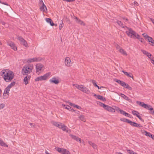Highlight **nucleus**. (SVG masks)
Returning <instances> with one entry per match:
<instances>
[{
	"instance_id": "obj_1",
	"label": "nucleus",
	"mask_w": 154,
	"mask_h": 154,
	"mask_svg": "<svg viewBox=\"0 0 154 154\" xmlns=\"http://www.w3.org/2000/svg\"><path fill=\"white\" fill-rule=\"evenodd\" d=\"M1 75L6 82H9L14 77V74L13 72L9 69H4L1 72Z\"/></svg>"
},
{
	"instance_id": "obj_2",
	"label": "nucleus",
	"mask_w": 154,
	"mask_h": 154,
	"mask_svg": "<svg viewBox=\"0 0 154 154\" xmlns=\"http://www.w3.org/2000/svg\"><path fill=\"white\" fill-rule=\"evenodd\" d=\"M33 68V66L32 64L25 65L22 68L21 73L23 75H28L32 72Z\"/></svg>"
},
{
	"instance_id": "obj_3",
	"label": "nucleus",
	"mask_w": 154,
	"mask_h": 154,
	"mask_svg": "<svg viewBox=\"0 0 154 154\" xmlns=\"http://www.w3.org/2000/svg\"><path fill=\"white\" fill-rule=\"evenodd\" d=\"M128 30L126 31V33L128 36L131 38L136 37L138 39L140 37V35L137 34L131 28H128Z\"/></svg>"
},
{
	"instance_id": "obj_4",
	"label": "nucleus",
	"mask_w": 154,
	"mask_h": 154,
	"mask_svg": "<svg viewBox=\"0 0 154 154\" xmlns=\"http://www.w3.org/2000/svg\"><path fill=\"white\" fill-rule=\"evenodd\" d=\"M73 86L83 92L87 94H89L90 93V92L88 89L83 85H80L77 84H73Z\"/></svg>"
},
{
	"instance_id": "obj_5",
	"label": "nucleus",
	"mask_w": 154,
	"mask_h": 154,
	"mask_svg": "<svg viewBox=\"0 0 154 154\" xmlns=\"http://www.w3.org/2000/svg\"><path fill=\"white\" fill-rule=\"evenodd\" d=\"M51 75L50 72H48L45 74L43 75L38 76L35 79L36 82L45 80L48 79Z\"/></svg>"
},
{
	"instance_id": "obj_6",
	"label": "nucleus",
	"mask_w": 154,
	"mask_h": 154,
	"mask_svg": "<svg viewBox=\"0 0 154 154\" xmlns=\"http://www.w3.org/2000/svg\"><path fill=\"white\" fill-rule=\"evenodd\" d=\"M136 103L140 106L144 108L147 109L150 111L152 110L153 109L152 107L151 106L146 104L143 102L137 101Z\"/></svg>"
},
{
	"instance_id": "obj_7",
	"label": "nucleus",
	"mask_w": 154,
	"mask_h": 154,
	"mask_svg": "<svg viewBox=\"0 0 154 154\" xmlns=\"http://www.w3.org/2000/svg\"><path fill=\"white\" fill-rule=\"evenodd\" d=\"M17 39L20 41L21 45H23L26 48L29 47V45L27 42L21 36H18L17 37Z\"/></svg>"
},
{
	"instance_id": "obj_8",
	"label": "nucleus",
	"mask_w": 154,
	"mask_h": 154,
	"mask_svg": "<svg viewBox=\"0 0 154 154\" xmlns=\"http://www.w3.org/2000/svg\"><path fill=\"white\" fill-rule=\"evenodd\" d=\"M44 68V66L41 63L37 64L35 65L36 72V73L40 72Z\"/></svg>"
},
{
	"instance_id": "obj_9",
	"label": "nucleus",
	"mask_w": 154,
	"mask_h": 154,
	"mask_svg": "<svg viewBox=\"0 0 154 154\" xmlns=\"http://www.w3.org/2000/svg\"><path fill=\"white\" fill-rule=\"evenodd\" d=\"M42 60V58L40 57H35L32 58H29L27 60V63H31L34 62H38Z\"/></svg>"
},
{
	"instance_id": "obj_10",
	"label": "nucleus",
	"mask_w": 154,
	"mask_h": 154,
	"mask_svg": "<svg viewBox=\"0 0 154 154\" xmlns=\"http://www.w3.org/2000/svg\"><path fill=\"white\" fill-rule=\"evenodd\" d=\"M57 150L58 152L62 154H70L69 152L66 149L58 147L57 148Z\"/></svg>"
},
{
	"instance_id": "obj_11",
	"label": "nucleus",
	"mask_w": 154,
	"mask_h": 154,
	"mask_svg": "<svg viewBox=\"0 0 154 154\" xmlns=\"http://www.w3.org/2000/svg\"><path fill=\"white\" fill-rule=\"evenodd\" d=\"M49 81L51 83H54L57 85L59 83V81L58 77H54L50 79Z\"/></svg>"
},
{
	"instance_id": "obj_12",
	"label": "nucleus",
	"mask_w": 154,
	"mask_h": 154,
	"mask_svg": "<svg viewBox=\"0 0 154 154\" xmlns=\"http://www.w3.org/2000/svg\"><path fill=\"white\" fill-rule=\"evenodd\" d=\"M65 63L66 66H72V62L69 57H66L65 59Z\"/></svg>"
},
{
	"instance_id": "obj_13",
	"label": "nucleus",
	"mask_w": 154,
	"mask_h": 154,
	"mask_svg": "<svg viewBox=\"0 0 154 154\" xmlns=\"http://www.w3.org/2000/svg\"><path fill=\"white\" fill-rule=\"evenodd\" d=\"M7 45L10 46L11 47L14 51H17V48L14 44L11 41H8L7 42Z\"/></svg>"
},
{
	"instance_id": "obj_14",
	"label": "nucleus",
	"mask_w": 154,
	"mask_h": 154,
	"mask_svg": "<svg viewBox=\"0 0 154 154\" xmlns=\"http://www.w3.org/2000/svg\"><path fill=\"white\" fill-rule=\"evenodd\" d=\"M69 136L72 137V138L75 140L76 141L79 142L80 143H81V139L80 138L72 134H70Z\"/></svg>"
},
{
	"instance_id": "obj_15",
	"label": "nucleus",
	"mask_w": 154,
	"mask_h": 154,
	"mask_svg": "<svg viewBox=\"0 0 154 154\" xmlns=\"http://www.w3.org/2000/svg\"><path fill=\"white\" fill-rule=\"evenodd\" d=\"M104 109L110 112H115V110L114 109L108 105H106Z\"/></svg>"
},
{
	"instance_id": "obj_16",
	"label": "nucleus",
	"mask_w": 154,
	"mask_h": 154,
	"mask_svg": "<svg viewBox=\"0 0 154 154\" xmlns=\"http://www.w3.org/2000/svg\"><path fill=\"white\" fill-rule=\"evenodd\" d=\"M129 123L131 125H132V126H134V127H138V128H141L142 127V126L140 124H138L136 122H132V121H131L130 120V122H129Z\"/></svg>"
},
{
	"instance_id": "obj_17",
	"label": "nucleus",
	"mask_w": 154,
	"mask_h": 154,
	"mask_svg": "<svg viewBox=\"0 0 154 154\" xmlns=\"http://www.w3.org/2000/svg\"><path fill=\"white\" fill-rule=\"evenodd\" d=\"M61 129L64 131H66L67 133H70V130L64 124H63L62 127L60 128Z\"/></svg>"
},
{
	"instance_id": "obj_18",
	"label": "nucleus",
	"mask_w": 154,
	"mask_h": 154,
	"mask_svg": "<svg viewBox=\"0 0 154 154\" xmlns=\"http://www.w3.org/2000/svg\"><path fill=\"white\" fill-rule=\"evenodd\" d=\"M52 124L54 126L58 127L59 128L61 129L63 124L60 122H57L54 121L52 122Z\"/></svg>"
},
{
	"instance_id": "obj_19",
	"label": "nucleus",
	"mask_w": 154,
	"mask_h": 154,
	"mask_svg": "<svg viewBox=\"0 0 154 154\" xmlns=\"http://www.w3.org/2000/svg\"><path fill=\"white\" fill-rule=\"evenodd\" d=\"M31 78V76L30 75H27L23 79V81L24 82V84L25 85H27L28 84V81L29 80L30 78Z\"/></svg>"
},
{
	"instance_id": "obj_20",
	"label": "nucleus",
	"mask_w": 154,
	"mask_h": 154,
	"mask_svg": "<svg viewBox=\"0 0 154 154\" xmlns=\"http://www.w3.org/2000/svg\"><path fill=\"white\" fill-rule=\"evenodd\" d=\"M40 10L41 11H43V12H45L46 13L47 12V8L45 5L43 4V5H42V6L40 8Z\"/></svg>"
},
{
	"instance_id": "obj_21",
	"label": "nucleus",
	"mask_w": 154,
	"mask_h": 154,
	"mask_svg": "<svg viewBox=\"0 0 154 154\" xmlns=\"http://www.w3.org/2000/svg\"><path fill=\"white\" fill-rule=\"evenodd\" d=\"M142 35L145 38L147 39L149 42H150L152 40V38L149 36L147 34H145L144 33H143L142 34Z\"/></svg>"
},
{
	"instance_id": "obj_22",
	"label": "nucleus",
	"mask_w": 154,
	"mask_h": 154,
	"mask_svg": "<svg viewBox=\"0 0 154 154\" xmlns=\"http://www.w3.org/2000/svg\"><path fill=\"white\" fill-rule=\"evenodd\" d=\"M76 22L78 24H80L82 25L85 26V23L84 22L80 20L77 17H75Z\"/></svg>"
},
{
	"instance_id": "obj_23",
	"label": "nucleus",
	"mask_w": 154,
	"mask_h": 154,
	"mask_svg": "<svg viewBox=\"0 0 154 154\" xmlns=\"http://www.w3.org/2000/svg\"><path fill=\"white\" fill-rule=\"evenodd\" d=\"M120 95L121 96V97L124 98L125 100L129 101L130 102L131 101V99H130L128 97L126 96L124 94L121 93L120 94Z\"/></svg>"
},
{
	"instance_id": "obj_24",
	"label": "nucleus",
	"mask_w": 154,
	"mask_h": 154,
	"mask_svg": "<svg viewBox=\"0 0 154 154\" xmlns=\"http://www.w3.org/2000/svg\"><path fill=\"white\" fill-rule=\"evenodd\" d=\"M46 21L48 23H49L50 25L53 26L54 25V23H53L52 20L51 19L49 18H46L45 19Z\"/></svg>"
},
{
	"instance_id": "obj_25",
	"label": "nucleus",
	"mask_w": 154,
	"mask_h": 154,
	"mask_svg": "<svg viewBox=\"0 0 154 154\" xmlns=\"http://www.w3.org/2000/svg\"><path fill=\"white\" fill-rule=\"evenodd\" d=\"M141 51L144 54L146 55L149 58L152 56L151 54L144 50H142Z\"/></svg>"
},
{
	"instance_id": "obj_26",
	"label": "nucleus",
	"mask_w": 154,
	"mask_h": 154,
	"mask_svg": "<svg viewBox=\"0 0 154 154\" xmlns=\"http://www.w3.org/2000/svg\"><path fill=\"white\" fill-rule=\"evenodd\" d=\"M122 72L127 76L133 79V76L131 73H128V72H125L124 70H122Z\"/></svg>"
},
{
	"instance_id": "obj_27",
	"label": "nucleus",
	"mask_w": 154,
	"mask_h": 154,
	"mask_svg": "<svg viewBox=\"0 0 154 154\" xmlns=\"http://www.w3.org/2000/svg\"><path fill=\"white\" fill-rule=\"evenodd\" d=\"M116 81L123 87H125V86L126 83L122 81H121L119 80H117Z\"/></svg>"
},
{
	"instance_id": "obj_28",
	"label": "nucleus",
	"mask_w": 154,
	"mask_h": 154,
	"mask_svg": "<svg viewBox=\"0 0 154 154\" xmlns=\"http://www.w3.org/2000/svg\"><path fill=\"white\" fill-rule=\"evenodd\" d=\"M119 52L122 54L127 56V54L126 52L122 48H121L120 49V51H119Z\"/></svg>"
},
{
	"instance_id": "obj_29",
	"label": "nucleus",
	"mask_w": 154,
	"mask_h": 154,
	"mask_svg": "<svg viewBox=\"0 0 154 154\" xmlns=\"http://www.w3.org/2000/svg\"><path fill=\"white\" fill-rule=\"evenodd\" d=\"M97 98L98 99L101 100L103 101H106V99L105 98L103 97V96L98 95L97 96Z\"/></svg>"
},
{
	"instance_id": "obj_30",
	"label": "nucleus",
	"mask_w": 154,
	"mask_h": 154,
	"mask_svg": "<svg viewBox=\"0 0 154 154\" xmlns=\"http://www.w3.org/2000/svg\"><path fill=\"white\" fill-rule=\"evenodd\" d=\"M15 84V82L14 81H13L9 84L7 87L10 89Z\"/></svg>"
},
{
	"instance_id": "obj_31",
	"label": "nucleus",
	"mask_w": 154,
	"mask_h": 154,
	"mask_svg": "<svg viewBox=\"0 0 154 154\" xmlns=\"http://www.w3.org/2000/svg\"><path fill=\"white\" fill-rule=\"evenodd\" d=\"M0 145L5 147H8V145L3 141L0 139Z\"/></svg>"
},
{
	"instance_id": "obj_32",
	"label": "nucleus",
	"mask_w": 154,
	"mask_h": 154,
	"mask_svg": "<svg viewBox=\"0 0 154 154\" xmlns=\"http://www.w3.org/2000/svg\"><path fill=\"white\" fill-rule=\"evenodd\" d=\"M89 143L90 145L92 146L94 149H95L97 148V145L94 143L92 142H91L89 141Z\"/></svg>"
},
{
	"instance_id": "obj_33",
	"label": "nucleus",
	"mask_w": 154,
	"mask_h": 154,
	"mask_svg": "<svg viewBox=\"0 0 154 154\" xmlns=\"http://www.w3.org/2000/svg\"><path fill=\"white\" fill-rule=\"evenodd\" d=\"M132 113L133 115L136 116L137 117V116H139L140 115V113L138 112L135 110L132 111Z\"/></svg>"
},
{
	"instance_id": "obj_34",
	"label": "nucleus",
	"mask_w": 154,
	"mask_h": 154,
	"mask_svg": "<svg viewBox=\"0 0 154 154\" xmlns=\"http://www.w3.org/2000/svg\"><path fill=\"white\" fill-rule=\"evenodd\" d=\"M144 134L147 136H148L151 137L152 136V134H151L150 133L146 131H144Z\"/></svg>"
},
{
	"instance_id": "obj_35",
	"label": "nucleus",
	"mask_w": 154,
	"mask_h": 154,
	"mask_svg": "<svg viewBox=\"0 0 154 154\" xmlns=\"http://www.w3.org/2000/svg\"><path fill=\"white\" fill-rule=\"evenodd\" d=\"M91 81H92V83H93V84L95 86L97 87L98 89H100V88L99 87L98 85H97V83L94 80H92Z\"/></svg>"
},
{
	"instance_id": "obj_36",
	"label": "nucleus",
	"mask_w": 154,
	"mask_h": 154,
	"mask_svg": "<svg viewBox=\"0 0 154 154\" xmlns=\"http://www.w3.org/2000/svg\"><path fill=\"white\" fill-rule=\"evenodd\" d=\"M120 120L124 122H127L129 123L130 120L125 118H121L120 119Z\"/></svg>"
},
{
	"instance_id": "obj_37",
	"label": "nucleus",
	"mask_w": 154,
	"mask_h": 154,
	"mask_svg": "<svg viewBox=\"0 0 154 154\" xmlns=\"http://www.w3.org/2000/svg\"><path fill=\"white\" fill-rule=\"evenodd\" d=\"M79 118L81 120L84 122L85 121V118L83 115H80L79 116Z\"/></svg>"
},
{
	"instance_id": "obj_38",
	"label": "nucleus",
	"mask_w": 154,
	"mask_h": 154,
	"mask_svg": "<svg viewBox=\"0 0 154 154\" xmlns=\"http://www.w3.org/2000/svg\"><path fill=\"white\" fill-rule=\"evenodd\" d=\"M10 91V89L6 87L4 91V94H8Z\"/></svg>"
},
{
	"instance_id": "obj_39",
	"label": "nucleus",
	"mask_w": 154,
	"mask_h": 154,
	"mask_svg": "<svg viewBox=\"0 0 154 154\" xmlns=\"http://www.w3.org/2000/svg\"><path fill=\"white\" fill-rule=\"evenodd\" d=\"M127 151L128 153L130 154H137V153L134 152L133 151L129 149L127 150Z\"/></svg>"
},
{
	"instance_id": "obj_40",
	"label": "nucleus",
	"mask_w": 154,
	"mask_h": 154,
	"mask_svg": "<svg viewBox=\"0 0 154 154\" xmlns=\"http://www.w3.org/2000/svg\"><path fill=\"white\" fill-rule=\"evenodd\" d=\"M117 110L118 111H119L121 114H122L124 115H125V112H126L125 111L122 109H120L119 108H118V109H117Z\"/></svg>"
},
{
	"instance_id": "obj_41",
	"label": "nucleus",
	"mask_w": 154,
	"mask_h": 154,
	"mask_svg": "<svg viewBox=\"0 0 154 154\" xmlns=\"http://www.w3.org/2000/svg\"><path fill=\"white\" fill-rule=\"evenodd\" d=\"M117 23L119 25L121 26L122 27H124L123 23L120 21L118 20L117 21Z\"/></svg>"
},
{
	"instance_id": "obj_42",
	"label": "nucleus",
	"mask_w": 154,
	"mask_h": 154,
	"mask_svg": "<svg viewBox=\"0 0 154 154\" xmlns=\"http://www.w3.org/2000/svg\"><path fill=\"white\" fill-rule=\"evenodd\" d=\"M124 87L130 90H131L132 89V88L128 84L126 83H125V86Z\"/></svg>"
},
{
	"instance_id": "obj_43",
	"label": "nucleus",
	"mask_w": 154,
	"mask_h": 154,
	"mask_svg": "<svg viewBox=\"0 0 154 154\" xmlns=\"http://www.w3.org/2000/svg\"><path fill=\"white\" fill-rule=\"evenodd\" d=\"M3 97L4 99H6L8 97V94H6L3 93Z\"/></svg>"
},
{
	"instance_id": "obj_44",
	"label": "nucleus",
	"mask_w": 154,
	"mask_h": 154,
	"mask_svg": "<svg viewBox=\"0 0 154 154\" xmlns=\"http://www.w3.org/2000/svg\"><path fill=\"white\" fill-rule=\"evenodd\" d=\"M5 105L3 103L0 104V109H3L5 107Z\"/></svg>"
},
{
	"instance_id": "obj_45",
	"label": "nucleus",
	"mask_w": 154,
	"mask_h": 154,
	"mask_svg": "<svg viewBox=\"0 0 154 154\" xmlns=\"http://www.w3.org/2000/svg\"><path fill=\"white\" fill-rule=\"evenodd\" d=\"M99 104L100 106L103 107L104 108H105V107L106 106V105H105L104 104L100 102H99Z\"/></svg>"
},
{
	"instance_id": "obj_46",
	"label": "nucleus",
	"mask_w": 154,
	"mask_h": 154,
	"mask_svg": "<svg viewBox=\"0 0 154 154\" xmlns=\"http://www.w3.org/2000/svg\"><path fill=\"white\" fill-rule=\"evenodd\" d=\"M149 42H150V44L152 46H154V40L153 39Z\"/></svg>"
},
{
	"instance_id": "obj_47",
	"label": "nucleus",
	"mask_w": 154,
	"mask_h": 154,
	"mask_svg": "<svg viewBox=\"0 0 154 154\" xmlns=\"http://www.w3.org/2000/svg\"><path fill=\"white\" fill-rule=\"evenodd\" d=\"M69 105H70L71 106H73V107L75 108V105H75L74 103H69Z\"/></svg>"
},
{
	"instance_id": "obj_48",
	"label": "nucleus",
	"mask_w": 154,
	"mask_h": 154,
	"mask_svg": "<svg viewBox=\"0 0 154 154\" xmlns=\"http://www.w3.org/2000/svg\"><path fill=\"white\" fill-rule=\"evenodd\" d=\"M137 117H138L139 119L141 121L143 122V120L141 118V116L140 115L137 116Z\"/></svg>"
},
{
	"instance_id": "obj_49",
	"label": "nucleus",
	"mask_w": 154,
	"mask_h": 154,
	"mask_svg": "<svg viewBox=\"0 0 154 154\" xmlns=\"http://www.w3.org/2000/svg\"><path fill=\"white\" fill-rule=\"evenodd\" d=\"M116 48L119 51H120V49H121L122 48L119 46L118 45H117L116 46Z\"/></svg>"
},
{
	"instance_id": "obj_50",
	"label": "nucleus",
	"mask_w": 154,
	"mask_h": 154,
	"mask_svg": "<svg viewBox=\"0 0 154 154\" xmlns=\"http://www.w3.org/2000/svg\"><path fill=\"white\" fill-rule=\"evenodd\" d=\"M71 110H72L73 111L75 112V113L79 114V112L78 110H74L73 109H71Z\"/></svg>"
},
{
	"instance_id": "obj_51",
	"label": "nucleus",
	"mask_w": 154,
	"mask_h": 154,
	"mask_svg": "<svg viewBox=\"0 0 154 154\" xmlns=\"http://www.w3.org/2000/svg\"><path fill=\"white\" fill-rule=\"evenodd\" d=\"M75 108H77V109H82V108L80 106H79L78 105H75Z\"/></svg>"
},
{
	"instance_id": "obj_52",
	"label": "nucleus",
	"mask_w": 154,
	"mask_h": 154,
	"mask_svg": "<svg viewBox=\"0 0 154 154\" xmlns=\"http://www.w3.org/2000/svg\"><path fill=\"white\" fill-rule=\"evenodd\" d=\"M65 108L68 110H69L71 109V107L68 105H67L65 107Z\"/></svg>"
},
{
	"instance_id": "obj_53",
	"label": "nucleus",
	"mask_w": 154,
	"mask_h": 154,
	"mask_svg": "<svg viewBox=\"0 0 154 154\" xmlns=\"http://www.w3.org/2000/svg\"><path fill=\"white\" fill-rule=\"evenodd\" d=\"M138 39L139 41H140L141 42H143L144 40L141 37H140Z\"/></svg>"
},
{
	"instance_id": "obj_54",
	"label": "nucleus",
	"mask_w": 154,
	"mask_h": 154,
	"mask_svg": "<svg viewBox=\"0 0 154 154\" xmlns=\"http://www.w3.org/2000/svg\"><path fill=\"white\" fill-rule=\"evenodd\" d=\"M39 3L40 4H42V5L44 4L42 0H39Z\"/></svg>"
},
{
	"instance_id": "obj_55",
	"label": "nucleus",
	"mask_w": 154,
	"mask_h": 154,
	"mask_svg": "<svg viewBox=\"0 0 154 154\" xmlns=\"http://www.w3.org/2000/svg\"><path fill=\"white\" fill-rule=\"evenodd\" d=\"M63 25H62V24H60V26H59V29L60 30H61V29L62 28V27H63Z\"/></svg>"
},
{
	"instance_id": "obj_56",
	"label": "nucleus",
	"mask_w": 154,
	"mask_h": 154,
	"mask_svg": "<svg viewBox=\"0 0 154 154\" xmlns=\"http://www.w3.org/2000/svg\"><path fill=\"white\" fill-rule=\"evenodd\" d=\"M129 113H128L126 112H125V116H129Z\"/></svg>"
},
{
	"instance_id": "obj_57",
	"label": "nucleus",
	"mask_w": 154,
	"mask_h": 154,
	"mask_svg": "<svg viewBox=\"0 0 154 154\" xmlns=\"http://www.w3.org/2000/svg\"><path fill=\"white\" fill-rule=\"evenodd\" d=\"M134 4L136 6H138V4L136 2H134Z\"/></svg>"
},
{
	"instance_id": "obj_58",
	"label": "nucleus",
	"mask_w": 154,
	"mask_h": 154,
	"mask_svg": "<svg viewBox=\"0 0 154 154\" xmlns=\"http://www.w3.org/2000/svg\"><path fill=\"white\" fill-rule=\"evenodd\" d=\"M29 124L31 125V126H32L33 127H34V126H35L34 124H33L32 123H30Z\"/></svg>"
},
{
	"instance_id": "obj_59",
	"label": "nucleus",
	"mask_w": 154,
	"mask_h": 154,
	"mask_svg": "<svg viewBox=\"0 0 154 154\" xmlns=\"http://www.w3.org/2000/svg\"><path fill=\"white\" fill-rule=\"evenodd\" d=\"M0 3H2V4H4V5H7V6L8 5V3H4V2H2H2H0Z\"/></svg>"
},
{
	"instance_id": "obj_60",
	"label": "nucleus",
	"mask_w": 154,
	"mask_h": 154,
	"mask_svg": "<svg viewBox=\"0 0 154 154\" xmlns=\"http://www.w3.org/2000/svg\"><path fill=\"white\" fill-rule=\"evenodd\" d=\"M150 20L154 24V20L152 18H150Z\"/></svg>"
},
{
	"instance_id": "obj_61",
	"label": "nucleus",
	"mask_w": 154,
	"mask_h": 154,
	"mask_svg": "<svg viewBox=\"0 0 154 154\" xmlns=\"http://www.w3.org/2000/svg\"><path fill=\"white\" fill-rule=\"evenodd\" d=\"M151 63L154 65V60L152 59H151Z\"/></svg>"
},
{
	"instance_id": "obj_62",
	"label": "nucleus",
	"mask_w": 154,
	"mask_h": 154,
	"mask_svg": "<svg viewBox=\"0 0 154 154\" xmlns=\"http://www.w3.org/2000/svg\"><path fill=\"white\" fill-rule=\"evenodd\" d=\"M151 137L154 140V135L152 134V136Z\"/></svg>"
},
{
	"instance_id": "obj_63",
	"label": "nucleus",
	"mask_w": 154,
	"mask_h": 154,
	"mask_svg": "<svg viewBox=\"0 0 154 154\" xmlns=\"http://www.w3.org/2000/svg\"><path fill=\"white\" fill-rule=\"evenodd\" d=\"M151 113L152 114H154V110L153 111L151 112Z\"/></svg>"
},
{
	"instance_id": "obj_64",
	"label": "nucleus",
	"mask_w": 154,
	"mask_h": 154,
	"mask_svg": "<svg viewBox=\"0 0 154 154\" xmlns=\"http://www.w3.org/2000/svg\"><path fill=\"white\" fill-rule=\"evenodd\" d=\"M123 19L124 20H125V21H128V19L126 18H123Z\"/></svg>"
}]
</instances>
